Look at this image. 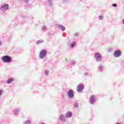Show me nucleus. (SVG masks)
<instances>
[{
	"label": "nucleus",
	"mask_w": 124,
	"mask_h": 124,
	"mask_svg": "<svg viewBox=\"0 0 124 124\" xmlns=\"http://www.w3.org/2000/svg\"><path fill=\"white\" fill-rule=\"evenodd\" d=\"M84 88V84H78V85L77 87V90L78 92H81L83 91V89Z\"/></svg>",
	"instance_id": "5"
},
{
	"label": "nucleus",
	"mask_w": 124,
	"mask_h": 124,
	"mask_svg": "<svg viewBox=\"0 0 124 124\" xmlns=\"http://www.w3.org/2000/svg\"><path fill=\"white\" fill-rule=\"evenodd\" d=\"M71 63L72 65H74V64H75L76 62L74 61H72V62H71Z\"/></svg>",
	"instance_id": "23"
},
{
	"label": "nucleus",
	"mask_w": 124,
	"mask_h": 124,
	"mask_svg": "<svg viewBox=\"0 0 124 124\" xmlns=\"http://www.w3.org/2000/svg\"><path fill=\"white\" fill-rule=\"evenodd\" d=\"M42 42H44V41L42 40H38L36 42V44L37 45L40 44V43H42Z\"/></svg>",
	"instance_id": "18"
},
{
	"label": "nucleus",
	"mask_w": 124,
	"mask_h": 124,
	"mask_svg": "<svg viewBox=\"0 0 124 124\" xmlns=\"http://www.w3.org/2000/svg\"><path fill=\"white\" fill-rule=\"evenodd\" d=\"M25 2H28L29 1V0H25Z\"/></svg>",
	"instance_id": "27"
},
{
	"label": "nucleus",
	"mask_w": 124,
	"mask_h": 124,
	"mask_svg": "<svg viewBox=\"0 0 124 124\" xmlns=\"http://www.w3.org/2000/svg\"><path fill=\"white\" fill-rule=\"evenodd\" d=\"M98 71H100V72L103 71V66H102V65H99L98 66Z\"/></svg>",
	"instance_id": "14"
},
{
	"label": "nucleus",
	"mask_w": 124,
	"mask_h": 124,
	"mask_svg": "<svg viewBox=\"0 0 124 124\" xmlns=\"http://www.w3.org/2000/svg\"><path fill=\"white\" fill-rule=\"evenodd\" d=\"M3 62H11L12 59L9 56H4L1 58Z\"/></svg>",
	"instance_id": "2"
},
{
	"label": "nucleus",
	"mask_w": 124,
	"mask_h": 124,
	"mask_svg": "<svg viewBox=\"0 0 124 124\" xmlns=\"http://www.w3.org/2000/svg\"><path fill=\"white\" fill-rule=\"evenodd\" d=\"M62 35H63V36L65 37V36H66V34H63Z\"/></svg>",
	"instance_id": "30"
},
{
	"label": "nucleus",
	"mask_w": 124,
	"mask_h": 124,
	"mask_svg": "<svg viewBox=\"0 0 124 124\" xmlns=\"http://www.w3.org/2000/svg\"><path fill=\"white\" fill-rule=\"evenodd\" d=\"M42 124H45V123H42Z\"/></svg>",
	"instance_id": "32"
},
{
	"label": "nucleus",
	"mask_w": 124,
	"mask_h": 124,
	"mask_svg": "<svg viewBox=\"0 0 124 124\" xmlns=\"http://www.w3.org/2000/svg\"><path fill=\"white\" fill-rule=\"evenodd\" d=\"M76 45V42H75V41H73V42H72V43H71V47L72 48H73L74 47H75Z\"/></svg>",
	"instance_id": "15"
},
{
	"label": "nucleus",
	"mask_w": 124,
	"mask_h": 124,
	"mask_svg": "<svg viewBox=\"0 0 124 124\" xmlns=\"http://www.w3.org/2000/svg\"><path fill=\"white\" fill-rule=\"evenodd\" d=\"M122 23H123V24H124V19H123V20H122Z\"/></svg>",
	"instance_id": "29"
},
{
	"label": "nucleus",
	"mask_w": 124,
	"mask_h": 124,
	"mask_svg": "<svg viewBox=\"0 0 124 124\" xmlns=\"http://www.w3.org/2000/svg\"><path fill=\"white\" fill-rule=\"evenodd\" d=\"M75 36H78V35H79V33H75Z\"/></svg>",
	"instance_id": "26"
},
{
	"label": "nucleus",
	"mask_w": 124,
	"mask_h": 124,
	"mask_svg": "<svg viewBox=\"0 0 124 124\" xmlns=\"http://www.w3.org/2000/svg\"><path fill=\"white\" fill-rule=\"evenodd\" d=\"M2 92H3V90L1 89L0 90V96L1 95V94H2Z\"/></svg>",
	"instance_id": "25"
},
{
	"label": "nucleus",
	"mask_w": 124,
	"mask_h": 124,
	"mask_svg": "<svg viewBox=\"0 0 124 124\" xmlns=\"http://www.w3.org/2000/svg\"><path fill=\"white\" fill-rule=\"evenodd\" d=\"M116 124H119V123H116Z\"/></svg>",
	"instance_id": "33"
},
{
	"label": "nucleus",
	"mask_w": 124,
	"mask_h": 124,
	"mask_svg": "<svg viewBox=\"0 0 124 124\" xmlns=\"http://www.w3.org/2000/svg\"><path fill=\"white\" fill-rule=\"evenodd\" d=\"M112 6H114V7H116L117 6V4H112Z\"/></svg>",
	"instance_id": "24"
},
{
	"label": "nucleus",
	"mask_w": 124,
	"mask_h": 124,
	"mask_svg": "<svg viewBox=\"0 0 124 124\" xmlns=\"http://www.w3.org/2000/svg\"><path fill=\"white\" fill-rule=\"evenodd\" d=\"M31 120H26V121L25 122V124H31Z\"/></svg>",
	"instance_id": "19"
},
{
	"label": "nucleus",
	"mask_w": 124,
	"mask_h": 124,
	"mask_svg": "<svg viewBox=\"0 0 124 124\" xmlns=\"http://www.w3.org/2000/svg\"><path fill=\"white\" fill-rule=\"evenodd\" d=\"M49 5H52V0H47Z\"/></svg>",
	"instance_id": "20"
},
{
	"label": "nucleus",
	"mask_w": 124,
	"mask_h": 124,
	"mask_svg": "<svg viewBox=\"0 0 124 124\" xmlns=\"http://www.w3.org/2000/svg\"><path fill=\"white\" fill-rule=\"evenodd\" d=\"M122 53L120 50H117V51H115L114 53V56L115 58H119L120 57Z\"/></svg>",
	"instance_id": "8"
},
{
	"label": "nucleus",
	"mask_w": 124,
	"mask_h": 124,
	"mask_svg": "<svg viewBox=\"0 0 124 124\" xmlns=\"http://www.w3.org/2000/svg\"><path fill=\"white\" fill-rule=\"evenodd\" d=\"M88 74V73H85V75H86V76H87Z\"/></svg>",
	"instance_id": "28"
},
{
	"label": "nucleus",
	"mask_w": 124,
	"mask_h": 124,
	"mask_svg": "<svg viewBox=\"0 0 124 124\" xmlns=\"http://www.w3.org/2000/svg\"><path fill=\"white\" fill-rule=\"evenodd\" d=\"M67 95L69 98H74V91L72 89H70L67 92Z\"/></svg>",
	"instance_id": "7"
},
{
	"label": "nucleus",
	"mask_w": 124,
	"mask_h": 124,
	"mask_svg": "<svg viewBox=\"0 0 124 124\" xmlns=\"http://www.w3.org/2000/svg\"><path fill=\"white\" fill-rule=\"evenodd\" d=\"M20 110V108H16V109H15L14 110V113L15 114H17V113H18V112H19Z\"/></svg>",
	"instance_id": "12"
},
{
	"label": "nucleus",
	"mask_w": 124,
	"mask_h": 124,
	"mask_svg": "<svg viewBox=\"0 0 124 124\" xmlns=\"http://www.w3.org/2000/svg\"><path fill=\"white\" fill-rule=\"evenodd\" d=\"M79 106V104L78 103L75 102L74 103V107L75 108H78Z\"/></svg>",
	"instance_id": "17"
},
{
	"label": "nucleus",
	"mask_w": 124,
	"mask_h": 124,
	"mask_svg": "<svg viewBox=\"0 0 124 124\" xmlns=\"http://www.w3.org/2000/svg\"><path fill=\"white\" fill-rule=\"evenodd\" d=\"M13 80H14L13 78H8L7 79V83H11V82H12V81H13Z\"/></svg>",
	"instance_id": "13"
},
{
	"label": "nucleus",
	"mask_w": 124,
	"mask_h": 124,
	"mask_svg": "<svg viewBox=\"0 0 124 124\" xmlns=\"http://www.w3.org/2000/svg\"><path fill=\"white\" fill-rule=\"evenodd\" d=\"M73 113L71 111H68L65 113V116L67 118H71L72 117Z\"/></svg>",
	"instance_id": "10"
},
{
	"label": "nucleus",
	"mask_w": 124,
	"mask_h": 124,
	"mask_svg": "<svg viewBox=\"0 0 124 124\" xmlns=\"http://www.w3.org/2000/svg\"><path fill=\"white\" fill-rule=\"evenodd\" d=\"M45 75H48V74H49V71L45 70Z\"/></svg>",
	"instance_id": "21"
},
{
	"label": "nucleus",
	"mask_w": 124,
	"mask_h": 124,
	"mask_svg": "<svg viewBox=\"0 0 124 124\" xmlns=\"http://www.w3.org/2000/svg\"><path fill=\"white\" fill-rule=\"evenodd\" d=\"M96 101V97L94 95H92L90 96V98L89 100V103L93 105V104H94L95 102Z\"/></svg>",
	"instance_id": "6"
},
{
	"label": "nucleus",
	"mask_w": 124,
	"mask_h": 124,
	"mask_svg": "<svg viewBox=\"0 0 124 124\" xmlns=\"http://www.w3.org/2000/svg\"><path fill=\"white\" fill-rule=\"evenodd\" d=\"M47 54V51L45 49H43L41 50L39 53V58L41 60L44 59L45 57H46V55Z\"/></svg>",
	"instance_id": "1"
},
{
	"label": "nucleus",
	"mask_w": 124,
	"mask_h": 124,
	"mask_svg": "<svg viewBox=\"0 0 124 124\" xmlns=\"http://www.w3.org/2000/svg\"><path fill=\"white\" fill-rule=\"evenodd\" d=\"M99 18L100 19V20H102L104 18L103 16L102 15H100L99 16Z\"/></svg>",
	"instance_id": "22"
},
{
	"label": "nucleus",
	"mask_w": 124,
	"mask_h": 124,
	"mask_svg": "<svg viewBox=\"0 0 124 124\" xmlns=\"http://www.w3.org/2000/svg\"><path fill=\"white\" fill-rule=\"evenodd\" d=\"M42 31H46V30H47V28L46 27V26H42Z\"/></svg>",
	"instance_id": "16"
},
{
	"label": "nucleus",
	"mask_w": 124,
	"mask_h": 124,
	"mask_svg": "<svg viewBox=\"0 0 124 124\" xmlns=\"http://www.w3.org/2000/svg\"><path fill=\"white\" fill-rule=\"evenodd\" d=\"M60 119L62 122H65L66 121L65 115L64 114H61L60 115Z\"/></svg>",
	"instance_id": "11"
},
{
	"label": "nucleus",
	"mask_w": 124,
	"mask_h": 124,
	"mask_svg": "<svg viewBox=\"0 0 124 124\" xmlns=\"http://www.w3.org/2000/svg\"><path fill=\"white\" fill-rule=\"evenodd\" d=\"M56 27H57V28H59V29H60L61 30V31H65L66 29L65 27H64L62 25H60L59 24H57Z\"/></svg>",
	"instance_id": "9"
},
{
	"label": "nucleus",
	"mask_w": 124,
	"mask_h": 124,
	"mask_svg": "<svg viewBox=\"0 0 124 124\" xmlns=\"http://www.w3.org/2000/svg\"><path fill=\"white\" fill-rule=\"evenodd\" d=\"M1 41H0V46H1Z\"/></svg>",
	"instance_id": "31"
},
{
	"label": "nucleus",
	"mask_w": 124,
	"mask_h": 124,
	"mask_svg": "<svg viewBox=\"0 0 124 124\" xmlns=\"http://www.w3.org/2000/svg\"><path fill=\"white\" fill-rule=\"evenodd\" d=\"M95 58L97 62H100L102 60V56L100 53H95Z\"/></svg>",
	"instance_id": "3"
},
{
	"label": "nucleus",
	"mask_w": 124,
	"mask_h": 124,
	"mask_svg": "<svg viewBox=\"0 0 124 124\" xmlns=\"http://www.w3.org/2000/svg\"><path fill=\"white\" fill-rule=\"evenodd\" d=\"M9 6L8 4H3L0 7V9L2 11H6L9 9Z\"/></svg>",
	"instance_id": "4"
}]
</instances>
